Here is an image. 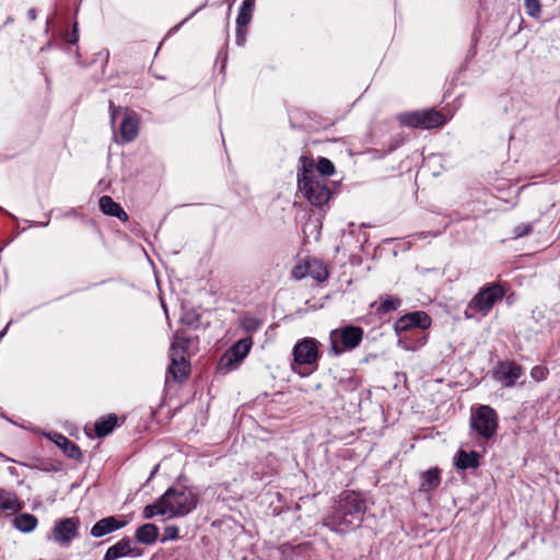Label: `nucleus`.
I'll return each mask as SVG.
<instances>
[{
  "label": "nucleus",
  "mask_w": 560,
  "mask_h": 560,
  "mask_svg": "<svg viewBox=\"0 0 560 560\" xmlns=\"http://www.w3.org/2000/svg\"><path fill=\"white\" fill-rule=\"evenodd\" d=\"M307 259L303 264L295 266L292 270V277L296 280H301L308 276L307 272Z\"/></svg>",
  "instance_id": "30"
},
{
  "label": "nucleus",
  "mask_w": 560,
  "mask_h": 560,
  "mask_svg": "<svg viewBox=\"0 0 560 560\" xmlns=\"http://www.w3.org/2000/svg\"><path fill=\"white\" fill-rule=\"evenodd\" d=\"M255 7L254 0H243L242 7L240 9L238 15L236 18L237 31L241 32L242 28H245L253 16Z\"/></svg>",
  "instance_id": "20"
},
{
  "label": "nucleus",
  "mask_w": 560,
  "mask_h": 560,
  "mask_svg": "<svg viewBox=\"0 0 560 560\" xmlns=\"http://www.w3.org/2000/svg\"><path fill=\"white\" fill-rule=\"evenodd\" d=\"M318 341L312 337H305L293 348V363L299 365H312L318 360Z\"/></svg>",
  "instance_id": "9"
},
{
  "label": "nucleus",
  "mask_w": 560,
  "mask_h": 560,
  "mask_svg": "<svg viewBox=\"0 0 560 560\" xmlns=\"http://www.w3.org/2000/svg\"><path fill=\"white\" fill-rule=\"evenodd\" d=\"M299 188L304 197L314 206H323L329 199V189L326 185L315 179L312 172L306 167L303 168V173L299 176Z\"/></svg>",
  "instance_id": "5"
},
{
  "label": "nucleus",
  "mask_w": 560,
  "mask_h": 560,
  "mask_svg": "<svg viewBox=\"0 0 560 560\" xmlns=\"http://www.w3.org/2000/svg\"><path fill=\"white\" fill-rule=\"evenodd\" d=\"M307 269L308 276L318 282L325 281L329 276L327 267L316 258L307 259Z\"/></svg>",
  "instance_id": "19"
},
{
  "label": "nucleus",
  "mask_w": 560,
  "mask_h": 560,
  "mask_svg": "<svg viewBox=\"0 0 560 560\" xmlns=\"http://www.w3.org/2000/svg\"><path fill=\"white\" fill-rule=\"evenodd\" d=\"M400 304V301L397 298L388 296L381 302V310L384 312H389L396 310Z\"/></svg>",
  "instance_id": "29"
},
{
  "label": "nucleus",
  "mask_w": 560,
  "mask_h": 560,
  "mask_svg": "<svg viewBox=\"0 0 560 560\" xmlns=\"http://www.w3.org/2000/svg\"><path fill=\"white\" fill-rule=\"evenodd\" d=\"M197 499L190 490L170 488L158 501L144 506L143 517L156 515L168 518L184 516L196 508Z\"/></svg>",
  "instance_id": "2"
},
{
  "label": "nucleus",
  "mask_w": 560,
  "mask_h": 560,
  "mask_svg": "<svg viewBox=\"0 0 560 560\" xmlns=\"http://www.w3.org/2000/svg\"><path fill=\"white\" fill-rule=\"evenodd\" d=\"M159 535V528L154 524H144L136 532V538L142 544H153Z\"/></svg>",
  "instance_id": "21"
},
{
  "label": "nucleus",
  "mask_w": 560,
  "mask_h": 560,
  "mask_svg": "<svg viewBox=\"0 0 560 560\" xmlns=\"http://www.w3.org/2000/svg\"><path fill=\"white\" fill-rule=\"evenodd\" d=\"M440 483L439 469H429L422 474L421 490L430 491L436 488Z\"/></svg>",
  "instance_id": "25"
},
{
  "label": "nucleus",
  "mask_w": 560,
  "mask_h": 560,
  "mask_svg": "<svg viewBox=\"0 0 560 560\" xmlns=\"http://www.w3.org/2000/svg\"><path fill=\"white\" fill-rule=\"evenodd\" d=\"M171 365L168 368V372L172 374L173 378L176 381H182L187 377L189 372V363L185 359L183 354V350L178 348L176 342L172 343L171 347Z\"/></svg>",
  "instance_id": "14"
},
{
  "label": "nucleus",
  "mask_w": 560,
  "mask_h": 560,
  "mask_svg": "<svg viewBox=\"0 0 560 560\" xmlns=\"http://www.w3.org/2000/svg\"><path fill=\"white\" fill-rule=\"evenodd\" d=\"M28 15H30V18H31L32 20H35V16H36V15H35V10H34V9H31V10L28 11Z\"/></svg>",
  "instance_id": "35"
},
{
  "label": "nucleus",
  "mask_w": 560,
  "mask_h": 560,
  "mask_svg": "<svg viewBox=\"0 0 560 560\" xmlns=\"http://www.w3.org/2000/svg\"><path fill=\"white\" fill-rule=\"evenodd\" d=\"M365 511V503L358 493L343 492L335 511L325 517L324 525L339 533L355 529L361 525Z\"/></svg>",
  "instance_id": "1"
},
{
  "label": "nucleus",
  "mask_w": 560,
  "mask_h": 560,
  "mask_svg": "<svg viewBox=\"0 0 560 560\" xmlns=\"http://www.w3.org/2000/svg\"><path fill=\"white\" fill-rule=\"evenodd\" d=\"M13 524L15 528L23 533H30L37 526V518L28 513H23L14 517Z\"/></svg>",
  "instance_id": "22"
},
{
  "label": "nucleus",
  "mask_w": 560,
  "mask_h": 560,
  "mask_svg": "<svg viewBox=\"0 0 560 560\" xmlns=\"http://www.w3.org/2000/svg\"><path fill=\"white\" fill-rule=\"evenodd\" d=\"M139 557L140 552L135 546V542L130 539H122L116 545L108 548L104 560H117L121 557Z\"/></svg>",
  "instance_id": "15"
},
{
  "label": "nucleus",
  "mask_w": 560,
  "mask_h": 560,
  "mask_svg": "<svg viewBox=\"0 0 560 560\" xmlns=\"http://www.w3.org/2000/svg\"><path fill=\"white\" fill-rule=\"evenodd\" d=\"M431 326V317L425 312H412L401 316L395 323L397 332L408 331L412 328L428 329Z\"/></svg>",
  "instance_id": "12"
},
{
  "label": "nucleus",
  "mask_w": 560,
  "mask_h": 560,
  "mask_svg": "<svg viewBox=\"0 0 560 560\" xmlns=\"http://www.w3.org/2000/svg\"><path fill=\"white\" fill-rule=\"evenodd\" d=\"M110 107V120L112 125L115 120L121 116L122 120L119 127V137L121 142H130L135 140L139 132V117L135 112L129 110L120 106H115L112 102Z\"/></svg>",
  "instance_id": "6"
},
{
  "label": "nucleus",
  "mask_w": 560,
  "mask_h": 560,
  "mask_svg": "<svg viewBox=\"0 0 560 560\" xmlns=\"http://www.w3.org/2000/svg\"><path fill=\"white\" fill-rule=\"evenodd\" d=\"M401 124L413 128H435L444 125V116L435 110L406 113L399 116Z\"/></svg>",
  "instance_id": "8"
},
{
  "label": "nucleus",
  "mask_w": 560,
  "mask_h": 560,
  "mask_svg": "<svg viewBox=\"0 0 560 560\" xmlns=\"http://www.w3.org/2000/svg\"><path fill=\"white\" fill-rule=\"evenodd\" d=\"M530 375L535 381H541L546 377V371L541 366H535L532 369Z\"/></svg>",
  "instance_id": "32"
},
{
  "label": "nucleus",
  "mask_w": 560,
  "mask_h": 560,
  "mask_svg": "<svg viewBox=\"0 0 560 560\" xmlns=\"http://www.w3.org/2000/svg\"><path fill=\"white\" fill-rule=\"evenodd\" d=\"M56 444L63 451V453L73 459H80L81 458V451L80 448L71 442L66 436L59 434L57 435V439L55 440Z\"/></svg>",
  "instance_id": "23"
},
{
  "label": "nucleus",
  "mask_w": 560,
  "mask_h": 560,
  "mask_svg": "<svg viewBox=\"0 0 560 560\" xmlns=\"http://www.w3.org/2000/svg\"><path fill=\"white\" fill-rule=\"evenodd\" d=\"M245 327H246V328H250V327H253V326H252V323L246 324V326H245Z\"/></svg>",
  "instance_id": "37"
},
{
  "label": "nucleus",
  "mask_w": 560,
  "mask_h": 560,
  "mask_svg": "<svg viewBox=\"0 0 560 560\" xmlns=\"http://www.w3.org/2000/svg\"><path fill=\"white\" fill-rule=\"evenodd\" d=\"M178 536V528L176 526H166L164 528L163 541L176 539Z\"/></svg>",
  "instance_id": "31"
},
{
  "label": "nucleus",
  "mask_w": 560,
  "mask_h": 560,
  "mask_svg": "<svg viewBox=\"0 0 560 560\" xmlns=\"http://www.w3.org/2000/svg\"><path fill=\"white\" fill-rule=\"evenodd\" d=\"M117 424V417L115 415H108L106 418L98 420L95 423L96 435L102 438L113 431Z\"/></svg>",
  "instance_id": "24"
},
{
  "label": "nucleus",
  "mask_w": 560,
  "mask_h": 560,
  "mask_svg": "<svg viewBox=\"0 0 560 560\" xmlns=\"http://www.w3.org/2000/svg\"><path fill=\"white\" fill-rule=\"evenodd\" d=\"M80 521L78 517H66L56 522L52 539L60 545H68L78 535Z\"/></svg>",
  "instance_id": "10"
},
{
  "label": "nucleus",
  "mask_w": 560,
  "mask_h": 560,
  "mask_svg": "<svg viewBox=\"0 0 560 560\" xmlns=\"http://www.w3.org/2000/svg\"><path fill=\"white\" fill-rule=\"evenodd\" d=\"M471 428L483 439L492 438L498 429V415L487 405L479 406L471 415Z\"/></svg>",
  "instance_id": "7"
},
{
  "label": "nucleus",
  "mask_w": 560,
  "mask_h": 560,
  "mask_svg": "<svg viewBox=\"0 0 560 560\" xmlns=\"http://www.w3.org/2000/svg\"><path fill=\"white\" fill-rule=\"evenodd\" d=\"M530 231V226L528 224H521L515 229V237H522L528 234Z\"/></svg>",
  "instance_id": "33"
},
{
  "label": "nucleus",
  "mask_w": 560,
  "mask_h": 560,
  "mask_svg": "<svg viewBox=\"0 0 560 560\" xmlns=\"http://www.w3.org/2000/svg\"><path fill=\"white\" fill-rule=\"evenodd\" d=\"M20 504L14 495L7 492H0V512L12 511L15 512L20 509Z\"/></svg>",
  "instance_id": "26"
},
{
  "label": "nucleus",
  "mask_w": 560,
  "mask_h": 560,
  "mask_svg": "<svg viewBox=\"0 0 560 560\" xmlns=\"http://www.w3.org/2000/svg\"><path fill=\"white\" fill-rule=\"evenodd\" d=\"M523 375V369L513 361L499 362L493 371V378L504 387H513Z\"/></svg>",
  "instance_id": "11"
},
{
  "label": "nucleus",
  "mask_w": 560,
  "mask_h": 560,
  "mask_svg": "<svg viewBox=\"0 0 560 560\" xmlns=\"http://www.w3.org/2000/svg\"><path fill=\"white\" fill-rule=\"evenodd\" d=\"M504 294L505 290L503 287L497 283L481 288L468 303L465 310V317L474 318L476 313H479L482 317L487 316L493 305L503 299Z\"/></svg>",
  "instance_id": "3"
},
{
  "label": "nucleus",
  "mask_w": 560,
  "mask_h": 560,
  "mask_svg": "<svg viewBox=\"0 0 560 560\" xmlns=\"http://www.w3.org/2000/svg\"><path fill=\"white\" fill-rule=\"evenodd\" d=\"M455 465L460 470L477 468L479 466V455L476 452L467 453L460 450L456 454Z\"/></svg>",
  "instance_id": "18"
},
{
  "label": "nucleus",
  "mask_w": 560,
  "mask_h": 560,
  "mask_svg": "<svg viewBox=\"0 0 560 560\" xmlns=\"http://www.w3.org/2000/svg\"><path fill=\"white\" fill-rule=\"evenodd\" d=\"M100 208L105 214L116 217L121 221L128 220V215L120 207V205L115 202L109 196H103L100 199Z\"/></svg>",
  "instance_id": "17"
},
{
  "label": "nucleus",
  "mask_w": 560,
  "mask_h": 560,
  "mask_svg": "<svg viewBox=\"0 0 560 560\" xmlns=\"http://www.w3.org/2000/svg\"><path fill=\"white\" fill-rule=\"evenodd\" d=\"M126 521L118 520L115 516H108L100 520L91 529V535L94 537H103L109 533L125 527Z\"/></svg>",
  "instance_id": "16"
},
{
  "label": "nucleus",
  "mask_w": 560,
  "mask_h": 560,
  "mask_svg": "<svg viewBox=\"0 0 560 560\" xmlns=\"http://www.w3.org/2000/svg\"><path fill=\"white\" fill-rule=\"evenodd\" d=\"M317 171L322 175L330 176L335 173V166L330 160L320 158L317 162Z\"/></svg>",
  "instance_id": "28"
},
{
  "label": "nucleus",
  "mask_w": 560,
  "mask_h": 560,
  "mask_svg": "<svg viewBox=\"0 0 560 560\" xmlns=\"http://www.w3.org/2000/svg\"><path fill=\"white\" fill-rule=\"evenodd\" d=\"M362 338L363 329L357 326H346L334 329L329 336V353L340 355L346 350H352L361 343Z\"/></svg>",
  "instance_id": "4"
},
{
  "label": "nucleus",
  "mask_w": 560,
  "mask_h": 560,
  "mask_svg": "<svg viewBox=\"0 0 560 560\" xmlns=\"http://www.w3.org/2000/svg\"><path fill=\"white\" fill-rule=\"evenodd\" d=\"M75 33H77V25L74 24V28H73L72 37L70 38V42H71V43H74V42L78 39V37H77Z\"/></svg>",
  "instance_id": "34"
},
{
  "label": "nucleus",
  "mask_w": 560,
  "mask_h": 560,
  "mask_svg": "<svg viewBox=\"0 0 560 560\" xmlns=\"http://www.w3.org/2000/svg\"><path fill=\"white\" fill-rule=\"evenodd\" d=\"M526 12L532 18H539L541 14V4L539 0H524Z\"/></svg>",
  "instance_id": "27"
},
{
  "label": "nucleus",
  "mask_w": 560,
  "mask_h": 560,
  "mask_svg": "<svg viewBox=\"0 0 560 560\" xmlns=\"http://www.w3.org/2000/svg\"><path fill=\"white\" fill-rule=\"evenodd\" d=\"M252 345V338L249 337L238 340L223 354L220 363L226 369H232L234 364L241 362L248 354Z\"/></svg>",
  "instance_id": "13"
},
{
  "label": "nucleus",
  "mask_w": 560,
  "mask_h": 560,
  "mask_svg": "<svg viewBox=\"0 0 560 560\" xmlns=\"http://www.w3.org/2000/svg\"><path fill=\"white\" fill-rule=\"evenodd\" d=\"M245 327H246V328H250V327H253V326H252V323L246 324V326H245Z\"/></svg>",
  "instance_id": "36"
}]
</instances>
